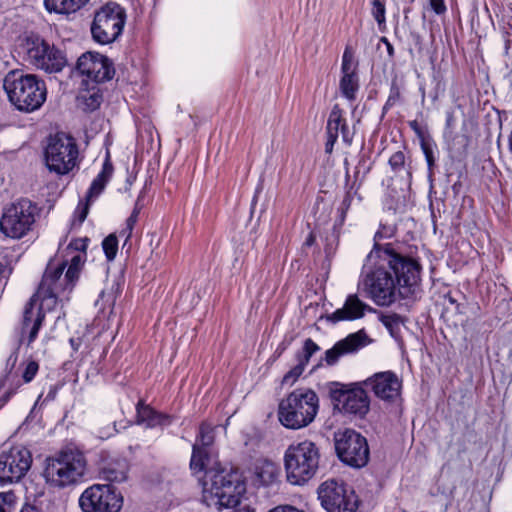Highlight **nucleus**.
<instances>
[{"instance_id":"f257e3e1","label":"nucleus","mask_w":512,"mask_h":512,"mask_svg":"<svg viewBox=\"0 0 512 512\" xmlns=\"http://www.w3.org/2000/svg\"><path fill=\"white\" fill-rule=\"evenodd\" d=\"M420 264L397 253L391 243L377 242L364 265L363 289L378 306H390L399 297L415 294L420 282Z\"/></svg>"},{"instance_id":"f03ea898","label":"nucleus","mask_w":512,"mask_h":512,"mask_svg":"<svg viewBox=\"0 0 512 512\" xmlns=\"http://www.w3.org/2000/svg\"><path fill=\"white\" fill-rule=\"evenodd\" d=\"M88 238L72 240L65 249L64 259L54 266L49 263L36 294L26 305L23 328L30 327L28 344L37 337L44 315L42 309H52L60 295L72 291L86 260Z\"/></svg>"},{"instance_id":"7ed1b4c3","label":"nucleus","mask_w":512,"mask_h":512,"mask_svg":"<svg viewBox=\"0 0 512 512\" xmlns=\"http://www.w3.org/2000/svg\"><path fill=\"white\" fill-rule=\"evenodd\" d=\"M212 425L203 422L193 445L190 468L194 473L205 472L202 480V500L208 507L217 510L232 508L239 504L244 485L236 471L219 469L209 447L214 443Z\"/></svg>"},{"instance_id":"20e7f679","label":"nucleus","mask_w":512,"mask_h":512,"mask_svg":"<svg viewBox=\"0 0 512 512\" xmlns=\"http://www.w3.org/2000/svg\"><path fill=\"white\" fill-rule=\"evenodd\" d=\"M319 411V397L309 388L295 389L278 406L279 422L287 429L298 430L309 426Z\"/></svg>"},{"instance_id":"39448f33","label":"nucleus","mask_w":512,"mask_h":512,"mask_svg":"<svg viewBox=\"0 0 512 512\" xmlns=\"http://www.w3.org/2000/svg\"><path fill=\"white\" fill-rule=\"evenodd\" d=\"M3 87L10 102L20 111L33 112L46 101V85L33 74L11 71L4 78Z\"/></svg>"},{"instance_id":"423d86ee","label":"nucleus","mask_w":512,"mask_h":512,"mask_svg":"<svg viewBox=\"0 0 512 512\" xmlns=\"http://www.w3.org/2000/svg\"><path fill=\"white\" fill-rule=\"evenodd\" d=\"M320 449L316 443L305 439L292 442L284 453V467L289 483L304 485L319 469Z\"/></svg>"},{"instance_id":"0eeeda50","label":"nucleus","mask_w":512,"mask_h":512,"mask_svg":"<svg viewBox=\"0 0 512 512\" xmlns=\"http://www.w3.org/2000/svg\"><path fill=\"white\" fill-rule=\"evenodd\" d=\"M85 471L84 454L77 449L67 448L46 459L43 476L50 487L63 489L79 483Z\"/></svg>"},{"instance_id":"6e6552de","label":"nucleus","mask_w":512,"mask_h":512,"mask_svg":"<svg viewBox=\"0 0 512 512\" xmlns=\"http://www.w3.org/2000/svg\"><path fill=\"white\" fill-rule=\"evenodd\" d=\"M38 216V208L31 200L20 198L2 208L0 229L4 236L21 239L32 229Z\"/></svg>"},{"instance_id":"1a4fd4ad","label":"nucleus","mask_w":512,"mask_h":512,"mask_svg":"<svg viewBox=\"0 0 512 512\" xmlns=\"http://www.w3.org/2000/svg\"><path fill=\"white\" fill-rule=\"evenodd\" d=\"M126 10L116 2L99 7L91 24V35L95 42L106 45L116 41L126 23Z\"/></svg>"},{"instance_id":"9d476101","label":"nucleus","mask_w":512,"mask_h":512,"mask_svg":"<svg viewBox=\"0 0 512 512\" xmlns=\"http://www.w3.org/2000/svg\"><path fill=\"white\" fill-rule=\"evenodd\" d=\"M22 48L26 61L45 72H60L67 63L65 55L60 49L37 35L26 37Z\"/></svg>"},{"instance_id":"9b49d317","label":"nucleus","mask_w":512,"mask_h":512,"mask_svg":"<svg viewBox=\"0 0 512 512\" xmlns=\"http://www.w3.org/2000/svg\"><path fill=\"white\" fill-rule=\"evenodd\" d=\"M78 154L75 139L65 133H57L50 137L46 146L45 163L49 171L65 175L77 165Z\"/></svg>"},{"instance_id":"f8f14e48","label":"nucleus","mask_w":512,"mask_h":512,"mask_svg":"<svg viewBox=\"0 0 512 512\" xmlns=\"http://www.w3.org/2000/svg\"><path fill=\"white\" fill-rule=\"evenodd\" d=\"M32 465V454L28 448L4 444L0 448V484L20 481Z\"/></svg>"},{"instance_id":"ddd939ff","label":"nucleus","mask_w":512,"mask_h":512,"mask_svg":"<svg viewBox=\"0 0 512 512\" xmlns=\"http://www.w3.org/2000/svg\"><path fill=\"white\" fill-rule=\"evenodd\" d=\"M317 492L327 512H356L358 508V496L342 480L328 479L318 487Z\"/></svg>"},{"instance_id":"4468645a","label":"nucleus","mask_w":512,"mask_h":512,"mask_svg":"<svg viewBox=\"0 0 512 512\" xmlns=\"http://www.w3.org/2000/svg\"><path fill=\"white\" fill-rule=\"evenodd\" d=\"M335 449L338 457L352 467H363L369 459L367 440L352 429H345L335 434Z\"/></svg>"},{"instance_id":"2eb2a0df","label":"nucleus","mask_w":512,"mask_h":512,"mask_svg":"<svg viewBox=\"0 0 512 512\" xmlns=\"http://www.w3.org/2000/svg\"><path fill=\"white\" fill-rule=\"evenodd\" d=\"M122 496L111 484H94L81 494L79 505L83 512H118Z\"/></svg>"},{"instance_id":"dca6fc26","label":"nucleus","mask_w":512,"mask_h":512,"mask_svg":"<svg viewBox=\"0 0 512 512\" xmlns=\"http://www.w3.org/2000/svg\"><path fill=\"white\" fill-rule=\"evenodd\" d=\"M335 408L341 413L363 418L370 409V399L359 385L333 390L331 393Z\"/></svg>"},{"instance_id":"f3484780","label":"nucleus","mask_w":512,"mask_h":512,"mask_svg":"<svg viewBox=\"0 0 512 512\" xmlns=\"http://www.w3.org/2000/svg\"><path fill=\"white\" fill-rule=\"evenodd\" d=\"M77 70L81 75L86 76L87 80L96 84L111 80L115 74L110 59L93 52H86L79 57Z\"/></svg>"},{"instance_id":"a211bd4d","label":"nucleus","mask_w":512,"mask_h":512,"mask_svg":"<svg viewBox=\"0 0 512 512\" xmlns=\"http://www.w3.org/2000/svg\"><path fill=\"white\" fill-rule=\"evenodd\" d=\"M364 383L383 401L394 402L400 397L402 382L391 371L376 373Z\"/></svg>"},{"instance_id":"6ab92c4d","label":"nucleus","mask_w":512,"mask_h":512,"mask_svg":"<svg viewBox=\"0 0 512 512\" xmlns=\"http://www.w3.org/2000/svg\"><path fill=\"white\" fill-rule=\"evenodd\" d=\"M367 339V334L363 330L349 334L344 339L337 341L332 348L325 351V363L328 366L337 364L341 357L356 353L366 346Z\"/></svg>"},{"instance_id":"aec40b11","label":"nucleus","mask_w":512,"mask_h":512,"mask_svg":"<svg viewBox=\"0 0 512 512\" xmlns=\"http://www.w3.org/2000/svg\"><path fill=\"white\" fill-rule=\"evenodd\" d=\"M366 311L374 312L375 309L360 300L357 294H350L347 296L343 306L328 315L327 319L331 323L354 321L363 318Z\"/></svg>"},{"instance_id":"412c9836","label":"nucleus","mask_w":512,"mask_h":512,"mask_svg":"<svg viewBox=\"0 0 512 512\" xmlns=\"http://www.w3.org/2000/svg\"><path fill=\"white\" fill-rule=\"evenodd\" d=\"M341 72L340 91L346 99L353 101L359 89V79L355 72L354 55L349 47L342 56Z\"/></svg>"},{"instance_id":"4be33fe9","label":"nucleus","mask_w":512,"mask_h":512,"mask_svg":"<svg viewBox=\"0 0 512 512\" xmlns=\"http://www.w3.org/2000/svg\"><path fill=\"white\" fill-rule=\"evenodd\" d=\"M112 174L113 165L109 157H107L103 163L100 173L91 183V186L87 192L86 203L78 206V210L80 211L78 218L80 222H83L88 215L89 202L102 193Z\"/></svg>"},{"instance_id":"5701e85b","label":"nucleus","mask_w":512,"mask_h":512,"mask_svg":"<svg viewBox=\"0 0 512 512\" xmlns=\"http://www.w3.org/2000/svg\"><path fill=\"white\" fill-rule=\"evenodd\" d=\"M319 350L320 347L312 339H306L302 350L296 354L297 364L284 375L282 383L284 385H293L305 370L310 358Z\"/></svg>"},{"instance_id":"b1692460","label":"nucleus","mask_w":512,"mask_h":512,"mask_svg":"<svg viewBox=\"0 0 512 512\" xmlns=\"http://www.w3.org/2000/svg\"><path fill=\"white\" fill-rule=\"evenodd\" d=\"M339 132H341L343 141L347 145H351L354 134L351 132L343 118V110L339 105H334L327 122V135H335L338 137Z\"/></svg>"},{"instance_id":"393cba45","label":"nucleus","mask_w":512,"mask_h":512,"mask_svg":"<svg viewBox=\"0 0 512 512\" xmlns=\"http://www.w3.org/2000/svg\"><path fill=\"white\" fill-rule=\"evenodd\" d=\"M137 421L146 424L147 427H155L157 425H167L170 423V417L160 414L151 407L139 402L137 404Z\"/></svg>"},{"instance_id":"a878e982","label":"nucleus","mask_w":512,"mask_h":512,"mask_svg":"<svg viewBox=\"0 0 512 512\" xmlns=\"http://www.w3.org/2000/svg\"><path fill=\"white\" fill-rule=\"evenodd\" d=\"M89 0H44L45 8L57 14H71L80 10Z\"/></svg>"},{"instance_id":"bb28decb","label":"nucleus","mask_w":512,"mask_h":512,"mask_svg":"<svg viewBox=\"0 0 512 512\" xmlns=\"http://www.w3.org/2000/svg\"><path fill=\"white\" fill-rule=\"evenodd\" d=\"M255 478L261 485L273 483L278 475V467L271 461L261 460L255 465Z\"/></svg>"},{"instance_id":"cd10ccee","label":"nucleus","mask_w":512,"mask_h":512,"mask_svg":"<svg viewBox=\"0 0 512 512\" xmlns=\"http://www.w3.org/2000/svg\"><path fill=\"white\" fill-rule=\"evenodd\" d=\"M353 198H354V195H353V193L351 191H348L345 194V196H344V198H343V200H342V202H341V204H340V206L338 208L339 215H338V218H337V220L335 222V225H334L335 229L336 228H340L344 224L347 212H348V210L351 207V203L353 201Z\"/></svg>"},{"instance_id":"c85d7f7f","label":"nucleus","mask_w":512,"mask_h":512,"mask_svg":"<svg viewBox=\"0 0 512 512\" xmlns=\"http://www.w3.org/2000/svg\"><path fill=\"white\" fill-rule=\"evenodd\" d=\"M102 477L109 482H123L126 480V471L124 468L117 469L113 466H107L102 470Z\"/></svg>"},{"instance_id":"c756f323","label":"nucleus","mask_w":512,"mask_h":512,"mask_svg":"<svg viewBox=\"0 0 512 512\" xmlns=\"http://www.w3.org/2000/svg\"><path fill=\"white\" fill-rule=\"evenodd\" d=\"M104 253L109 261L113 260L118 250V240L114 234L108 235L102 242Z\"/></svg>"},{"instance_id":"7c9ffc66","label":"nucleus","mask_w":512,"mask_h":512,"mask_svg":"<svg viewBox=\"0 0 512 512\" xmlns=\"http://www.w3.org/2000/svg\"><path fill=\"white\" fill-rule=\"evenodd\" d=\"M91 89L94 90V87ZM82 98L84 99L86 109L89 111L96 110L102 102V95L99 93V90L83 94Z\"/></svg>"},{"instance_id":"2f4dec72","label":"nucleus","mask_w":512,"mask_h":512,"mask_svg":"<svg viewBox=\"0 0 512 512\" xmlns=\"http://www.w3.org/2000/svg\"><path fill=\"white\" fill-rule=\"evenodd\" d=\"M375 21L379 26L385 24L386 21V8L385 3L382 0H373L372 1V11H371Z\"/></svg>"},{"instance_id":"473e14b6","label":"nucleus","mask_w":512,"mask_h":512,"mask_svg":"<svg viewBox=\"0 0 512 512\" xmlns=\"http://www.w3.org/2000/svg\"><path fill=\"white\" fill-rule=\"evenodd\" d=\"M420 145H421V149L425 155V159L427 161L428 167L432 168L435 163V158H434V146L435 145H434V143L429 138H426V139H422V141L420 142Z\"/></svg>"},{"instance_id":"72a5a7b5","label":"nucleus","mask_w":512,"mask_h":512,"mask_svg":"<svg viewBox=\"0 0 512 512\" xmlns=\"http://www.w3.org/2000/svg\"><path fill=\"white\" fill-rule=\"evenodd\" d=\"M115 300H116V294H115L114 285H113L110 290H103L101 292L96 304H98L100 301H102L103 304H107L108 306L112 307L115 304Z\"/></svg>"},{"instance_id":"f704fd0d","label":"nucleus","mask_w":512,"mask_h":512,"mask_svg":"<svg viewBox=\"0 0 512 512\" xmlns=\"http://www.w3.org/2000/svg\"><path fill=\"white\" fill-rule=\"evenodd\" d=\"M380 321L392 332L393 329L399 325L400 317L397 314L381 315Z\"/></svg>"},{"instance_id":"c9c22d12","label":"nucleus","mask_w":512,"mask_h":512,"mask_svg":"<svg viewBox=\"0 0 512 512\" xmlns=\"http://www.w3.org/2000/svg\"><path fill=\"white\" fill-rule=\"evenodd\" d=\"M39 369V365L35 361H30L23 372V379L26 383L31 382L36 376Z\"/></svg>"},{"instance_id":"e433bc0d","label":"nucleus","mask_w":512,"mask_h":512,"mask_svg":"<svg viewBox=\"0 0 512 512\" xmlns=\"http://www.w3.org/2000/svg\"><path fill=\"white\" fill-rule=\"evenodd\" d=\"M405 163V155L402 151L395 152L389 159V164L393 170L400 169Z\"/></svg>"},{"instance_id":"4c0bfd02","label":"nucleus","mask_w":512,"mask_h":512,"mask_svg":"<svg viewBox=\"0 0 512 512\" xmlns=\"http://www.w3.org/2000/svg\"><path fill=\"white\" fill-rule=\"evenodd\" d=\"M429 3L436 14H443L446 11L444 0H429Z\"/></svg>"},{"instance_id":"58836bf2","label":"nucleus","mask_w":512,"mask_h":512,"mask_svg":"<svg viewBox=\"0 0 512 512\" xmlns=\"http://www.w3.org/2000/svg\"><path fill=\"white\" fill-rule=\"evenodd\" d=\"M138 219V211L134 210L126 220V226L128 230V236H131L134 226Z\"/></svg>"},{"instance_id":"ea45409f","label":"nucleus","mask_w":512,"mask_h":512,"mask_svg":"<svg viewBox=\"0 0 512 512\" xmlns=\"http://www.w3.org/2000/svg\"><path fill=\"white\" fill-rule=\"evenodd\" d=\"M116 432L115 424L113 426L108 425L105 429L98 431V437L106 439L111 437Z\"/></svg>"},{"instance_id":"a19ab883","label":"nucleus","mask_w":512,"mask_h":512,"mask_svg":"<svg viewBox=\"0 0 512 512\" xmlns=\"http://www.w3.org/2000/svg\"><path fill=\"white\" fill-rule=\"evenodd\" d=\"M409 126L410 128L416 133V135L419 137L420 139V142L422 141V139H426L427 137L425 136L422 128L420 127V125L418 124V122L416 120L414 121H411L409 123Z\"/></svg>"},{"instance_id":"79ce46f5","label":"nucleus","mask_w":512,"mask_h":512,"mask_svg":"<svg viewBox=\"0 0 512 512\" xmlns=\"http://www.w3.org/2000/svg\"><path fill=\"white\" fill-rule=\"evenodd\" d=\"M9 494L0 493V512H9Z\"/></svg>"},{"instance_id":"37998d69","label":"nucleus","mask_w":512,"mask_h":512,"mask_svg":"<svg viewBox=\"0 0 512 512\" xmlns=\"http://www.w3.org/2000/svg\"><path fill=\"white\" fill-rule=\"evenodd\" d=\"M269 512H304L303 510H300L294 506L290 505H283V506H277L270 510Z\"/></svg>"},{"instance_id":"c03bdc74","label":"nucleus","mask_w":512,"mask_h":512,"mask_svg":"<svg viewBox=\"0 0 512 512\" xmlns=\"http://www.w3.org/2000/svg\"><path fill=\"white\" fill-rule=\"evenodd\" d=\"M337 136L335 135H327V141H326V144H325V151L326 153H331L332 150H333V146L337 140Z\"/></svg>"},{"instance_id":"a18cd8bd","label":"nucleus","mask_w":512,"mask_h":512,"mask_svg":"<svg viewBox=\"0 0 512 512\" xmlns=\"http://www.w3.org/2000/svg\"><path fill=\"white\" fill-rule=\"evenodd\" d=\"M81 344L82 340L80 337L70 339V345L74 351H77L80 348Z\"/></svg>"},{"instance_id":"49530a36","label":"nucleus","mask_w":512,"mask_h":512,"mask_svg":"<svg viewBox=\"0 0 512 512\" xmlns=\"http://www.w3.org/2000/svg\"><path fill=\"white\" fill-rule=\"evenodd\" d=\"M314 242H315V236H314V234L311 232V233H309L308 237L306 238V240H305V243H304V244H305L306 246H311V245H313V244H314Z\"/></svg>"},{"instance_id":"de8ad7c7","label":"nucleus","mask_w":512,"mask_h":512,"mask_svg":"<svg viewBox=\"0 0 512 512\" xmlns=\"http://www.w3.org/2000/svg\"><path fill=\"white\" fill-rule=\"evenodd\" d=\"M20 512H40V511L34 506L27 505V506H24Z\"/></svg>"},{"instance_id":"09e8293b","label":"nucleus","mask_w":512,"mask_h":512,"mask_svg":"<svg viewBox=\"0 0 512 512\" xmlns=\"http://www.w3.org/2000/svg\"><path fill=\"white\" fill-rule=\"evenodd\" d=\"M385 43H386V46H387V52L390 56H392L394 54V48L393 46L391 45V43L388 42V40L386 38H383L382 39Z\"/></svg>"},{"instance_id":"8fccbe9b","label":"nucleus","mask_w":512,"mask_h":512,"mask_svg":"<svg viewBox=\"0 0 512 512\" xmlns=\"http://www.w3.org/2000/svg\"><path fill=\"white\" fill-rule=\"evenodd\" d=\"M120 235L121 236H125L126 237V241L131 237V236H128L127 226H125V228L120 232Z\"/></svg>"},{"instance_id":"3c124183","label":"nucleus","mask_w":512,"mask_h":512,"mask_svg":"<svg viewBox=\"0 0 512 512\" xmlns=\"http://www.w3.org/2000/svg\"><path fill=\"white\" fill-rule=\"evenodd\" d=\"M381 238H382V232L381 231H377L376 234H375L374 239L378 240V239H381Z\"/></svg>"}]
</instances>
